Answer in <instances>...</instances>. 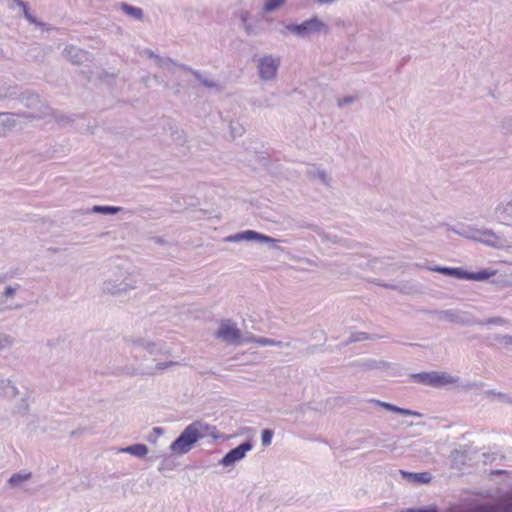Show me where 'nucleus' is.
<instances>
[{
  "label": "nucleus",
  "instance_id": "6e6552de",
  "mask_svg": "<svg viewBox=\"0 0 512 512\" xmlns=\"http://www.w3.org/2000/svg\"><path fill=\"white\" fill-rule=\"evenodd\" d=\"M280 67V59L266 54L257 60L258 76L262 81H271L276 78Z\"/></svg>",
  "mask_w": 512,
  "mask_h": 512
},
{
  "label": "nucleus",
  "instance_id": "8fccbe9b",
  "mask_svg": "<svg viewBox=\"0 0 512 512\" xmlns=\"http://www.w3.org/2000/svg\"><path fill=\"white\" fill-rule=\"evenodd\" d=\"M376 284L381 287H384L386 289H390V290H394V291H396V289L398 288L397 284H392V283L376 282Z\"/></svg>",
  "mask_w": 512,
  "mask_h": 512
},
{
  "label": "nucleus",
  "instance_id": "f704fd0d",
  "mask_svg": "<svg viewBox=\"0 0 512 512\" xmlns=\"http://www.w3.org/2000/svg\"><path fill=\"white\" fill-rule=\"evenodd\" d=\"M274 432L271 429H263L261 432V443L264 447H267L271 444Z\"/></svg>",
  "mask_w": 512,
  "mask_h": 512
},
{
  "label": "nucleus",
  "instance_id": "473e14b6",
  "mask_svg": "<svg viewBox=\"0 0 512 512\" xmlns=\"http://www.w3.org/2000/svg\"><path fill=\"white\" fill-rule=\"evenodd\" d=\"M144 350H146L151 355L159 354L162 352V343L147 341V343L145 344Z\"/></svg>",
  "mask_w": 512,
  "mask_h": 512
},
{
  "label": "nucleus",
  "instance_id": "f3484780",
  "mask_svg": "<svg viewBox=\"0 0 512 512\" xmlns=\"http://www.w3.org/2000/svg\"><path fill=\"white\" fill-rule=\"evenodd\" d=\"M309 228L315 232L323 242H330L332 244H340L346 246L347 240L340 238L337 235L326 233L321 227L317 225H309Z\"/></svg>",
  "mask_w": 512,
  "mask_h": 512
},
{
  "label": "nucleus",
  "instance_id": "9d476101",
  "mask_svg": "<svg viewBox=\"0 0 512 512\" xmlns=\"http://www.w3.org/2000/svg\"><path fill=\"white\" fill-rule=\"evenodd\" d=\"M225 242L258 241L262 243H275L277 240L254 230H245L224 238Z\"/></svg>",
  "mask_w": 512,
  "mask_h": 512
},
{
  "label": "nucleus",
  "instance_id": "37998d69",
  "mask_svg": "<svg viewBox=\"0 0 512 512\" xmlns=\"http://www.w3.org/2000/svg\"><path fill=\"white\" fill-rule=\"evenodd\" d=\"M152 431L153 436L149 435L148 441L154 443L156 442L157 437L163 434L164 430L161 427H154Z\"/></svg>",
  "mask_w": 512,
  "mask_h": 512
},
{
  "label": "nucleus",
  "instance_id": "0e129e2a",
  "mask_svg": "<svg viewBox=\"0 0 512 512\" xmlns=\"http://www.w3.org/2000/svg\"><path fill=\"white\" fill-rule=\"evenodd\" d=\"M147 54L149 55V57L151 58H155V56H157L153 51H147Z\"/></svg>",
  "mask_w": 512,
  "mask_h": 512
},
{
  "label": "nucleus",
  "instance_id": "9b49d317",
  "mask_svg": "<svg viewBox=\"0 0 512 512\" xmlns=\"http://www.w3.org/2000/svg\"><path fill=\"white\" fill-rule=\"evenodd\" d=\"M16 98L28 109H38L41 113L47 114L48 106L41 101L39 94L32 91H24Z\"/></svg>",
  "mask_w": 512,
  "mask_h": 512
},
{
  "label": "nucleus",
  "instance_id": "39448f33",
  "mask_svg": "<svg viewBox=\"0 0 512 512\" xmlns=\"http://www.w3.org/2000/svg\"><path fill=\"white\" fill-rule=\"evenodd\" d=\"M410 377L413 382L429 387H441L448 384H454L458 381V377H453L447 373H440L437 371L414 373L411 374Z\"/></svg>",
  "mask_w": 512,
  "mask_h": 512
},
{
  "label": "nucleus",
  "instance_id": "4468645a",
  "mask_svg": "<svg viewBox=\"0 0 512 512\" xmlns=\"http://www.w3.org/2000/svg\"><path fill=\"white\" fill-rule=\"evenodd\" d=\"M495 217L497 220L505 225L512 224V202L506 204H499L495 208Z\"/></svg>",
  "mask_w": 512,
  "mask_h": 512
},
{
  "label": "nucleus",
  "instance_id": "e2e57ef3",
  "mask_svg": "<svg viewBox=\"0 0 512 512\" xmlns=\"http://www.w3.org/2000/svg\"><path fill=\"white\" fill-rule=\"evenodd\" d=\"M80 433H81V432H80V431H78V430H73V431L70 433V436H71V437H75V436L79 435Z\"/></svg>",
  "mask_w": 512,
  "mask_h": 512
},
{
  "label": "nucleus",
  "instance_id": "a19ab883",
  "mask_svg": "<svg viewBox=\"0 0 512 512\" xmlns=\"http://www.w3.org/2000/svg\"><path fill=\"white\" fill-rule=\"evenodd\" d=\"M397 414L404 415V416H417V417L421 416V414L417 411L407 409V408H402V407H399V409L397 410Z\"/></svg>",
  "mask_w": 512,
  "mask_h": 512
},
{
  "label": "nucleus",
  "instance_id": "72a5a7b5",
  "mask_svg": "<svg viewBox=\"0 0 512 512\" xmlns=\"http://www.w3.org/2000/svg\"><path fill=\"white\" fill-rule=\"evenodd\" d=\"M368 338L369 337L367 332H355L350 335L345 344L349 345L351 343L361 342L364 340H368Z\"/></svg>",
  "mask_w": 512,
  "mask_h": 512
},
{
  "label": "nucleus",
  "instance_id": "09e8293b",
  "mask_svg": "<svg viewBox=\"0 0 512 512\" xmlns=\"http://www.w3.org/2000/svg\"><path fill=\"white\" fill-rule=\"evenodd\" d=\"M176 363L173 362V361H168V362H160V363H157L156 364V369L158 370H164L170 366H173L175 365Z\"/></svg>",
  "mask_w": 512,
  "mask_h": 512
},
{
  "label": "nucleus",
  "instance_id": "6e6d98bb",
  "mask_svg": "<svg viewBox=\"0 0 512 512\" xmlns=\"http://www.w3.org/2000/svg\"><path fill=\"white\" fill-rule=\"evenodd\" d=\"M19 7L22 9L24 17L27 16V14L30 13L28 3L21 2V3H19Z\"/></svg>",
  "mask_w": 512,
  "mask_h": 512
},
{
  "label": "nucleus",
  "instance_id": "aec40b11",
  "mask_svg": "<svg viewBox=\"0 0 512 512\" xmlns=\"http://www.w3.org/2000/svg\"><path fill=\"white\" fill-rule=\"evenodd\" d=\"M307 176L310 179H318L325 186H330L331 178L328 176L325 170L316 168L314 165L307 170Z\"/></svg>",
  "mask_w": 512,
  "mask_h": 512
},
{
  "label": "nucleus",
  "instance_id": "e433bc0d",
  "mask_svg": "<svg viewBox=\"0 0 512 512\" xmlns=\"http://www.w3.org/2000/svg\"><path fill=\"white\" fill-rule=\"evenodd\" d=\"M173 468H174V461L170 457L164 456L162 458V461H161V464H160L158 470L159 471L172 470Z\"/></svg>",
  "mask_w": 512,
  "mask_h": 512
},
{
  "label": "nucleus",
  "instance_id": "20e7f679",
  "mask_svg": "<svg viewBox=\"0 0 512 512\" xmlns=\"http://www.w3.org/2000/svg\"><path fill=\"white\" fill-rule=\"evenodd\" d=\"M285 28L299 38H307L311 35L319 33L328 34L330 31L329 26L317 16H313L312 18L307 19L299 24H287Z\"/></svg>",
  "mask_w": 512,
  "mask_h": 512
},
{
  "label": "nucleus",
  "instance_id": "58836bf2",
  "mask_svg": "<svg viewBox=\"0 0 512 512\" xmlns=\"http://www.w3.org/2000/svg\"><path fill=\"white\" fill-rule=\"evenodd\" d=\"M155 59L157 60V64L162 68L168 67L169 65L176 64V61H174L172 58H169V57L155 56Z\"/></svg>",
  "mask_w": 512,
  "mask_h": 512
},
{
  "label": "nucleus",
  "instance_id": "052dcab7",
  "mask_svg": "<svg viewBox=\"0 0 512 512\" xmlns=\"http://www.w3.org/2000/svg\"><path fill=\"white\" fill-rule=\"evenodd\" d=\"M485 394L488 395V396H490V395L499 396V397H503L504 396V394H502L501 392H496L495 390L486 391Z\"/></svg>",
  "mask_w": 512,
  "mask_h": 512
},
{
  "label": "nucleus",
  "instance_id": "0eeeda50",
  "mask_svg": "<svg viewBox=\"0 0 512 512\" xmlns=\"http://www.w3.org/2000/svg\"><path fill=\"white\" fill-rule=\"evenodd\" d=\"M218 339H222L228 344L239 345L248 342V337L243 338L241 331L231 320H223L218 330L214 333Z\"/></svg>",
  "mask_w": 512,
  "mask_h": 512
},
{
  "label": "nucleus",
  "instance_id": "1a4fd4ad",
  "mask_svg": "<svg viewBox=\"0 0 512 512\" xmlns=\"http://www.w3.org/2000/svg\"><path fill=\"white\" fill-rule=\"evenodd\" d=\"M253 448L252 439H247L235 448L229 450L219 461V464L224 467H230L235 465L237 462L241 461L246 457L247 452L251 451Z\"/></svg>",
  "mask_w": 512,
  "mask_h": 512
},
{
  "label": "nucleus",
  "instance_id": "de8ad7c7",
  "mask_svg": "<svg viewBox=\"0 0 512 512\" xmlns=\"http://www.w3.org/2000/svg\"><path fill=\"white\" fill-rule=\"evenodd\" d=\"M25 18L31 24H35V25L41 26V27H43L45 25V23L38 21L37 18L35 16H33L31 13L27 14V16H25Z\"/></svg>",
  "mask_w": 512,
  "mask_h": 512
},
{
  "label": "nucleus",
  "instance_id": "5701e85b",
  "mask_svg": "<svg viewBox=\"0 0 512 512\" xmlns=\"http://www.w3.org/2000/svg\"><path fill=\"white\" fill-rule=\"evenodd\" d=\"M32 478L31 472H25L20 471L18 473H14L10 476L7 483L10 488H17L19 487L23 482L29 480Z\"/></svg>",
  "mask_w": 512,
  "mask_h": 512
},
{
  "label": "nucleus",
  "instance_id": "c9c22d12",
  "mask_svg": "<svg viewBox=\"0 0 512 512\" xmlns=\"http://www.w3.org/2000/svg\"><path fill=\"white\" fill-rule=\"evenodd\" d=\"M371 402L373 404H375L376 406L382 407V408H384L388 411L394 412V413H397V410L399 409V406H396L392 403H388V402H384V401H380V400H376V399H372Z\"/></svg>",
  "mask_w": 512,
  "mask_h": 512
},
{
  "label": "nucleus",
  "instance_id": "a18cd8bd",
  "mask_svg": "<svg viewBox=\"0 0 512 512\" xmlns=\"http://www.w3.org/2000/svg\"><path fill=\"white\" fill-rule=\"evenodd\" d=\"M484 386V383L483 382H468L467 384H465L463 387L464 389L466 390H472V389H479V388H482Z\"/></svg>",
  "mask_w": 512,
  "mask_h": 512
},
{
  "label": "nucleus",
  "instance_id": "69168bd1",
  "mask_svg": "<svg viewBox=\"0 0 512 512\" xmlns=\"http://www.w3.org/2000/svg\"><path fill=\"white\" fill-rule=\"evenodd\" d=\"M13 1L17 4V6H19V3L24 2L23 0H13Z\"/></svg>",
  "mask_w": 512,
  "mask_h": 512
},
{
  "label": "nucleus",
  "instance_id": "a211bd4d",
  "mask_svg": "<svg viewBox=\"0 0 512 512\" xmlns=\"http://www.w3.org/2000/svg\"><path fill=\"white\" fill-rule=\"evenodd\" d=\"M248 342H254L261 346H277V347H286V348H288L290 346L289 342L277 341L274 339H270V338H266V337H262V336H254V335L248 337Z\"/></svg>",
  "mask_w": 512,
  "mask_h": 512
},
{
  "label": "nucleus",
  "instance_id": "79ce46f5",
  "mask_svg": "<svg viewBox=\"0 0 512 512\" xmlns=\"http://www.w3.org/2000/svg\"><path fill=\"white\" fill-rule=\"evenodd\" d=\"M126 342L132 344L133 346L141 347L143 349L145 347V344L147 343V341L145 339H143V338L126 339Z\"/></svg>",
  "mask_w": 512,
  "mask_h": 512
},
{
  "label": "nucleus",
  "instance_id": "423d86ee",
  "mask_svg": "<svg viewBox=\"0 0 512 512\" xmlns=\"http://www.w3.org/2000/svg\"><path fill=\"white\" fill-rule=\"evenodd\" d=\"M427 313L436 315L439 319H445L450 323L458 324L460 326H474L475 317L467 312L460 311L457 309H448V310H432L427 311Z\"/></svg>",
  "mask_w": 512,
  "mask_h": 512
},
{
  "label": "nucleus",
  "instance_id": "6ab92c4d",
  "mask_svg": "<svg viewBox=\"0 0 512 512\" xmlns=\"http://www.w3.org/2000/svg\"><path fill=\"white\" fill-rule=\"evenodd\" d=\"M200 434H202V438L207 436L212 437L213 440H218L222 436L219 434L218 429L214 425H210L200 420H196Z\"/></svg>",
  "mask_w": 512,
  "mask_h": 512
},
{
  "label": "nucleus",
  "instance_id": "3c124183",
  "mask_svg": "<svg viewBox=\"0 0 512 512\" xmlns=\"http://www.w3.org/2000/svg\"><path fill=\"white\" fill-rule=\"evenodd\" d=\"M151 240L158 245H168V242L161 236H154Z\"/></svg>",
  "mask_w": 512,
  "mask_h": 512
},
{
  "label": "nucleus",
  "instance_id": "4c0bfd02",
  "mask_svg": "<svg viewBox=\"0 0 512 512\" xmlns=\"http://www.w3.org/2000/svg\"><path fill=\"white\" fill-rule=\"evenodd\" d=\"M500 127L505 133L512 134V117L508 116L503 118Z\"/></svg>",
  "mask_w": 512,
  "mask_h": 512
},
{
  "label": "nucleus",
  "instance_id": "b1692460",
  "mask_svg": "<svg viewBox=\"0 0 512 512\" xmlns=\"http://www.w3.org/2000/svg\"><path fill=\"white\" fill-rule=\"evenodd\" d=\"M124 209L119 206L110 205H94L91 209L87 210V213H97L104 215H115Z\"/></svg>",
  "mask_w": 512,
  "mask_h": 512
},
{
  "label": "nucleus",
  "instance_id": "ea45409f",
  "mask_svg": "<svg viewBox=\"0 0 512 512\" xmlns=\"http://www.w3.org/2000/svg\"><path fill=\"white\" fill-rule=\"evenodd\" d=\"M356 100H357V97H355V96H351V95L344 96L343 98L338 99L337 105H338V107L341 108V107H344V106L354 103Z\"/></svg>",
  "mask_w": 512,
  "mask_h": 512
},
{
  "label": "nucleus",
  "instance_id": "bb28decb",
  "mask_svg": "<svg viewBox=\"0 0 512 512\" xmlns=\"http://www.w3.org/2000/svg\"><path fill=\"white\" fill-rule=\"evenodd\" d=\"M480 234L483 236L481 239V242L494 247V248H500L501 245L498 243L499 237L490 229H485L480 232Z\"/></svg>",
  "mask_w": 512,
  "mask_h": 512
},
{
  "label": "nucleus",
  "instance_id": "f257e3e1",
  "mask_svg": "<svg viewBox=\"0 0 512 512\" xmlns=\"http://www.w3.org/2000/svg\"><path fill=\"white\" fill-rule=\"evenodd\" d=\"M488 501L472 500L465 504H456L439 511L434 504L420 508H409L404 512H512V491H506L497 497L490 491L479 493Z\"/></svg>",
  "mask_w": 512,
  "mask_h": 512
},
{
  "label": "nucleus",
  "instance_id": "7c9ffc66",
  "mask_svg": "<svg viewBox=\"0 0 512 512\" xmlns=\"http://www.w3.org/2000/svg\"><path fill=\"white\" fill-rule=\"evenodd\" d=\"M287 0H265L263 5V11L264 12H273L277 9H279L282 5L286 3Z\"/></svg>",
  "mask_w": 512,
  "mask_h": 512
},
{
  "label": "nucleus",
  "instance_id": "bf43d9fd",
  "mask_svg": "<svg viewBox=\"0 0 512 512\" xmlns=\"http://www.w3.org/2000/svg\"><path fill=\"white\" fill-rule=\"evenodd\" d=\"M504 474H508V471L502 470V469H496V470H492L490 472V475H504Z\"/></svg>",
  "mask_w": 512,
  "mask_h": 512
},
{
  "label": "nucleus",
  "instance_id": "680f3d73",
  "mask_svg": "<svg viewBox=\"0 0 512 512\" xmlns=\"http://www.w3.org/2000/svg\"><path fill=\"white\" fill-rule=\"evenodd\" d=\"M368 340H376V339H380V338H383L382 336L378 335V334H370L368 333Z\"/></svg>",
  "mask_w": 512,
  "mask_h": 512
},
{
  "label": "nucleus",
  "instance_id": "c85d7f7f",
  "mask_svg": "<svg viewBox=\"0 0 512 512\" xmlns=\"http://www.w3.org/2000/svg\"><path fill=\"white\" fill-rule=\"evenodd\" d=\"M492 340L496 341V342H499V343L503 344L504 346H509V345L512 346V335L495 334L492 337H486L484 339V342L488 346H492V342H491Z\"/></svg>",
  "mask_w": 512,
  "mask_h": 512
},
{
  "label": "nucleus",
  "instance_id": "2eb2a0df",
  "mask_svg": "<svg viewBox=\"0 0 512 512\" xmlns=\"http://www.w3.org/2000/svg\"><path fill=\"white\" fill-rule=\"evenodd\" d=\"M363 370H387L392 367V364L385 360L366 359L362 362H356L353 364Z\"/></svg>",
  "mask_w": 512,
  "mask_h": 512
},
{
  "label": "nucleus",
  "instance_id": "774afa93",
  "mask_svg": "<svg viewBox=\"0 0 512 512\" xmlns=\"http://www.w3.org/2000/svg\"><path fill=\"white\" fill-rule=\"evenodd\" d=\"M509 402H510V403H512V399H511V400H509Z\"/></svg>",
  "mask_w": 512,
  "mask_h": 512
},
{
  "label": "nucleus",
  "instance_id": "f03ea898",
  "mask_svg": "<svg viewBox=\"0 0 512 512\" xmlns=\"http://www.w3.org/2000/svg\"><path fill=\"white\" fill-rule=\"evenodd\" d=\"M200 439H202V434H200L197 422L193 421L171 443L170 450L177 455L187 454Z\"/></svg>",
  "mask_w": 512,
  "mask_h": 512
},
{
  "label": "nucleus",
  "instance_id": "c756f323",
  "mask_svg": "<svg viewBox=\"0 0 512 512\" xmlns=\"http://www.w3.org/2000/svg\"><path fill=\"white\" fill-rule=\"evenodd\" d=\"M474 326H485V325H504L506 320L502 317H490L487 319L475 318Z\"/></svg>",
  "mask_w": 512,
  "mask_h": 512
},
{
  "label": "nucleus",
  "instance_id": "13d9d810",
  "mask_svg": "<svg viewBox=\"0 0 512 512\" xmlns=\"http://www.w3.org/2000/svg\"><path fill=\"white\" fill-rule=\"evenodd\" d=\"M177 136L174 138L175 141H177L179 144H184L186 142V138L183 135V132L179 133L176 132Z\"/></svg>",
  "mask_w": 512,
  "mask_h": 512
},
{
  "label": "nucleus",
  "instance_id": "603ef678",
  "mask_svg": "<svg viewBox=\"0 0 512 512\" xmlns=\"http://www.w3.org/2000/svg\"><path fill=\"white\" fill-rule=\"evenodd\" d=\"M16 289L12 286H7L3 292L5 297H12L15 294Z\"/></svg>",
  "mask_w": 512,
  "mask_h": 512
},
{
  "label": "nucleus",
  "instance_id": "4be33fe9",
  "mask_svg": "<svg viewBox=\"0 0 512 512\" xmlns=\"http://www.w3.org/2000/svg\"><path fill=\"white\" fill-rule=\"evenodd\" d=\"M403 476L407 478L408 480L418 483V484H427L431 481V474L429 472H404L401 471Z\"/></svg>",
  "mask_w": 512,
  "mask_h": 512
},
{
  "label": "nucleus",
  "instance_id": "cd10ccee",
  "mask_svg": "<svg viewBox=\"0 0 512 512\" xmlns=\"http://www.w3.org/2000/svg\"><path fill=\"white\" fill-rule=\"evenodd\" d=\"M14 114L0 113V135H4L7 130L12 129L16 122L12 118Z\"/></svg>",
  "mask_w": 512,
  "mask_h": 512
},
{
  "label": "nucleus",
  "instance_id": "49530a36",
  "mask_svg": "<svg viewBox=\"0 0 512 512\" xmlns=\"http://www.w3.org/2000/svg\"><path fill=\"white\" fill-rule=\"evenodd\" d=\"M230 131L233 137L241 136L243 133V127L240 125L234 126L233 123L230 124Z\"/></svg>",
  "mask_w": 512,
  "mask_h": 512
},
{
  "label": "nucleus",
  "instance_id": "393cba45",
  "mask_svg": "<svg viewBox=\"0 0 512 512\" xmlns=\"http://www.w3.org/2000/svg\"><path fill=\"white\" fill-rule=\"evenodd\" d=\"M120 9L128 16L134 18L138 21H143L144 19V12L141 8L130 5L128 3H121Z\"/></svg>",
  "mask_w": 512,
  "mask_h": 512
},
{
  "label": "nucleus",
  "instance_id": "c03bdc74",
  "mask_svg": "<svg viewBox=\"0 0 512 512\" xmlns=\"http://www.w3.org/2000/svg\"><path fill=\"white\" fill-rule=\"evenodd\" d=\"M397 289L396 291L402 293V294H408L411 292L412 290V287L410 286L409 283H401V284H397Z\"/></svg>",
  "mask_w": 512,
  "mask_h": 512
},
{
  "label": "nucleus",
  "instance_id": "412c9836",
  "mask_svg": "<svg viewBox=\"0 0 512 512\" xmlns=\"http://www.w3.org/2000/svg\"><path fill=\"white\" fill-rule=\"evenodd\" d=\"M19 391L10 380H0V397L15 398Z\"/></svg>",
  "mask_w": 512,
  "mask_h": 512
},
{
  "label": "nucleus",
  "instance_id": "864d4df0",
  "mask_svg": "<svg viewBox=\"0 0 512 512\" xmlns=\"http://www.w3.org/2000/svg\"><path fill=\"white\" fill-rule=\"evenodd\" d=\"M318 350H319V345H309L305 349V354L311 355V354L316 353Z\"/></svg>",
  "mask_w": 512,
  "mask_h": 512
},
{
  "label": "nucleus",
  "instance_id": "a878e982",
  "mask_svg": "<svg viewBox=\"0 0 512 512\" xmlns=\"http://www.w3.org/2000/svg\"><path fill=\"white\" fill-rule=\"evenodd\" d=\"M122 452L131 454L133 456H136L138 458H142L147 455L148 453V447L145 444L137 443L133 445H129L123 449H121Z\"/></svg>",
  "mask_w": 512,
  "mask_h": 512
},
{
  "label": "nucleus",
  "instance_id": "4d7b16f0",
  "mask_svg": "<svg viewBox=\"0 0 512 512\" xmlns=\"http://www.w3.org/2000/svg\"><path fill=\"white\" fill-rule=\"evenodd\" d=\"M10 344L11 340L8 336L4 337L3 339H0V351Z\"/></svg>",
  "mask_w": 512,
  "mask_h": 512
},
{
  "label": "nucleus",
  "instance_id": "5fc2aeb1",
  "mask_svg": "<svg viewBox=\"0 0 512 512\" xmlns=\"http://www.w3.org/2000/svg\"><path fill=\"white\" fill-rule=\"evenodd\" d=\"M29 406L25 399L21 400V403L19 404V411L23 414H26L28 412Z\"/></svg>",
  "mask_w": 512,
  "mask_h": 512
},
{
  "label": "nucleus",
  "instance_id": "7ed1b4c3",
  "mask_svg": "<svg viewBox=\"0 0 512 512\" xmlns=\"http://www.w3.org/2000/svg\"><path fill=\"white\" fill-rule=\"evenodd\" d=\"M428 270L440 273L442 275L453 277L456 279H463L469 281H486L495 274L494 270L481 269L476 272H470L462 267H447V266H433L428 267Z\"/></svg>",
  "mask_w": 512,
  "mask_h": 512
},
{
  "label": "nucleus",
  "instance_id": "f8f14e48",
  "mask_svg": "<svg viewBox=\"0 0 512 512\" xmlns=\"http://www.w3.org/2000/svg\"><path fill=\"white\" fill-rule=\"evenodd\" d=\"M65 57L73 64L81 65L93 60L92 54L74 45L67 46L63 51Z\"/></svg>",
  "mask_w": 512,
  "mask_h": 512
},
{
  "label": "nucleus",
  "instance_id": "dca6fc26",
  "mask_svg": "<svg viewBox=\"0 0 512 512\" xmlns=\"http://www.w3.org/2000/svg\"><path fill=\"white\" fill-rule=\"evenodd\" d=\"M174 66L180 68L183 71L191 73L203 86H205L207 88L218 87L217 82L203 77L202 74L198 70H195L186 64L176 62V64Z\"/></svg>",
  "mask_w": 512,
  "mask_h": 512
},
{
  "label": "nucleus",
  "instance_id": "ddd939ff",
  "mask_svg": "<svg viewBox=\"0 0 512 512\" xmlns=\"http://www.w3.org/2000/svg\"><path fill=\"white\" fill-rule=\"evenodd\" d=\"M133 288L134 286H132L130 283H127L126 281L118 282L117 280H107L103 283L102 286L103 292L111 295H119Z\"/></svg>",
  "mask_w": 512,
  "mask_h": 512
},
{
  "label": "nucleus",
  "instance_id": "2f4dec72",
  "mask_svg": "<svg viewBox=\"0 0 512 512\" xmlns=\"http://www.w3.org/2000/svg\"><path fill=\"white\" fill-rule=\"evenodd\" d=\"M17 92L15 87L7 86L5 84L0 86V100L14 99L16 98Z\"/></svg>",
  "mask_w": 512,
  "mask_h": 512
},
{
  "label": "nucleus",
  "instance_id": "338daca9",
  "mask_svg": "<svg viewBox=\"0 0 512 512\" xmlns=\"http://www.w3.org/2000/svg\"><path fill=\"white\" fill-rule=\"evenodd\" d=\"M409 345H410V346H421V345H420V344H418V343H410Z\"/></svg>",
  "mask_w": 512,
  "mask_h": 512
}]
</instances>
